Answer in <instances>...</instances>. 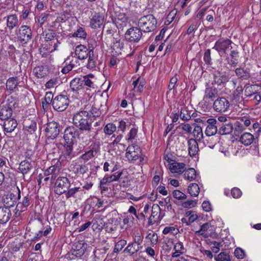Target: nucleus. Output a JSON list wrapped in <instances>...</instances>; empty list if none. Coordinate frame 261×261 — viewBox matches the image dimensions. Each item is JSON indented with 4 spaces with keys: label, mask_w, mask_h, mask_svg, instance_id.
<instances>
[{
    "label": "nucleus",
    "mask_w": 261,
    "mask_h": 261,
    "mask_svg": "<svg viewBox=\"0 0 261 261\" xmlns=\"http://www.w3.org/2000/svg\"><path fill=\"white\" fill-rule=\"evenodd\" d=\"M55 193L58 195H62L66 192L70 186V182L65 176H59L55 182Z\"/></svg>",
    "instance_id": "obj_8"
},
{
    "label": "nucleus",
    "mask_w": 261,
    "mask_h": 261,
    "mask_svg": "<svg viewBox=\"0 0 261 261\" xmlns=\"http://www.w3.org/2000/svg\"><path fill=\"white\" fill-rule=\"evenodd\" d=\"M17 39L21 43H27L32 39V32L31 28L25 25H21L16 31Z\"/></svg>",
    "instance_id": "obj_9"
},
{
    "label": "nucleus",
    "mask_w": 261,
    "mask_h": 261,
    "mask_svg": "<svg viewBox=\"0 0 261 261\" xmlns=\"http://www.w3.org/2000/svg\"><path fill=\"white\" fill-rule=\"evenodd\" d=\"M34 162L22 161L19 165L18 169L23 175L29 173L33 169Z\"/></svg>",
    "instance_id": "obj_29"
},
{
    "label": "nucleus",
    "mask_w": 261,
    "mask_h": 261,
    "mask_svg": "<svg viewBox=\"0 0 261 261\" xmlns=\"http://www.w3.org/2000/svg\"><path fill=\"white\" fill-rule=\"evenodd\" d=\"M91 53V49H88L86 46L82 44L77 45L75 49V56L80 60L85 59Z\"/></svg>",
    "instance_id": "obj_22"
},
{
    "label": "nucleus",
    "mask_w": 261,
    "mask_h": 261,
    "mask_svg": "<svg viewBox=\"0 0 261 261\" xmlns=\"http://www.w3.org/2000/svg\"><path fill=\"white\" fill-rule=\"evenodd\" d=\"M228 81V77L225 74L218 73L214 76L213 83L218 85H222Z\"/></svg>",
    "instance_id": "obj_43"
},
{
    "label": "nucleus",
    "mask_w": 261,
    "mask_h": 261,
    "mask_svg": "<svg viewBox=\"0 0 261 261\" xmlns=\"http://www.w3.org/2000/svg\"><path fill=\"white\" fill-rule=\"evenodd\" d=\"M94 79V76L92 74H89L87 75L84 76L82 77L83 87L86 86L90 88H94L95 85L93 80Z\"/></svg>",
    "instance_id": "obj_40"
},
{
    "label": "nucleus",
    "mask_w": 261,
    "mask_h": 261,
    "mask_svg": "<svg viewBox=\"0 0 261 261\" xmlns=\"http://www.w3.org/2000/svg\"><path fill=\"white\" fill-rule=\"evenodd\" d=\"M164 159L169 162V169L172 173L181 174L185 171L186 167L184 163L172 161L167 155L164 156Z\"/></svg>",
    "instance_id": "obj_18"
},
{
    "label": "nucleus",
    "mask_w": 261,
    "mask_h": 261,
    "mask_svg": "<svg viewBox=\"0 0 261 261\" xmlns=\"http://www.w3.org/2000/svg\"><path fill=\"white\" fill-rule=\"evenodd\" d=\"M188 190L191 196L196 197L199 193L200 189L197 184L192 183L188 187Z\"/></svg>",
    "instance_id": "obj_51"
},
{
    "label": "nucleus",
    "mask_w": 261,
    "mask_h": 261,
    "mask_svg": "<svg viewBox=\"0 0 261 261\" xmlns=\"http://www.w3.org/2000/svg\"><path fill=\"white\" fill-rule=\"evenodd\" d=\"M60 130V125L55 121L48 122L45 129L46 137L54 140L59 135Z\"/></svg>",
    "instance_id": "obj_12"
},
{
    "label": "nucleus",
    "mask_w": 261,
    "mask_h": 261,
    "mask_svg": "<svg viewBox=\"0 0 261 261\" xmlns=\"http://www.w3.org/2000/svg\"><path fill=\"white\" fill-rule=\"evenodd\" d=\"M110 17L113 23L119 29L123 30L127 25L128 18L124 13L115 11V15L112 14Z\"/></svg>",
    "instance_id": "obj_11"
},
{
    "label": "nucleus",
    "mask_w": 261,
    "mask_h": 261,
    "mask_svg": "<svg viewBox=\"0 0 261 261\" xmlns=\"http://www.w3.org/2000/svg\"><path fill=\"white\" fill-rule=\"evenodd\" d=\"M64 151L62 155L59 157L58 160H60L62 163L64 160H70L74 156L73 151V143L67 144L64 145Z\"/></svg>",
    "instance_id": "obj_20"
},
{
    "label": "nucleus",
    "mask_w": 261,
    "mask_h": 261,
    "mask_svg": "<svg viewBox=\"0 0 261 261\" xmlns=\"http://www.w3.org/2000/svg\"><path fill=\"white\" fill-rule=\"evenodd\" d=\"M207 125L205 130V135L208 136L215 135L218 132L219 122L214 118H209L206 121Z\"/></svg>",
    "instance_id": "obj_19"
},
{
    "label": "nucleus",
    "mask_w": 261,
    "mask_h": 261,
    "mask_svg": "<svg viewBox=\"0 0 261 261\" xmlns=\"http://www.w3.org/2000/svg\"><path fill=\"white\" fill-rule=\"evenodd\" d=\"M236 75L241 80H246L250 78V73L248 69L240 67L237 68L234 70Z\"/></svg>",
    "instance_id": "obj_31"
},
{
    "label": "nucleus",
    "mask_w": 261,
    "mask_h": 261,
    "mask_svg": "<svg viewBox=\"0 0 261 261\" xmlns=\"http://www.w3.org/2000/svg\"><path fill=\"white\" fill-rule=\"evenodd\" d=\"M92 227L93 229L100 230L103 226V222L101 218L99 217H95L93 220Z\"/></svg>",
    "instance_id": "obj_53"
},
{
    "label": "nucleus",
    "mask_w": 261,
    "mask_h": 261,
    "mask_svg": "<svg viewBox=\"0 0 261 261\" xmlns=\"http://www.w3.org/2000/svg\"><path fill=\"white\" fill-rule=\"evenodd\" d=\"M210 224L209 223H204L200 226V228L199 230L195 231V234L197 236H202L205 238H207L208 235L206 233V231L210 228Z\"/></svg>",
    "instance_id": "obj_49"
},
{
    "label": "nucleus",
    "mask_w": 261,
    "mask_h": 261,
    "mask_svg": "<svg viewBox=\"0 0 261 261\" xmlns=\"http://www.w3.org/2000/svg\"><path fill=\"white\" fill-rule=\"evenodd\" d=\"M80 138L79 130L73 126L67 127L64 133V139L67 144L73 143L76 138Z\"/></svg>",
    "instance_id": "obj_14"
},
{
    "label": "nucleus",
    "mask_w": 261,
    "mask_h": 261,
    "mask_svg": "<svg viewBox=\"0 0 261 261\" xmlns=\"http://www.w3.org/2000/svg\"><path fill=\"white\" fill-rule=\"evenodd\" d=\"M70 87L71 90L75 92H77L83 89L84 87L83 85L82 77H75L70 82Z\"/></svg>",
    "instance_id": "obj_35"
},
{
    "label": "nucleus",
    "mask_w": 261,
    "mask_h": 261,
    "mask_svg": "<svg viewBox=\"0 0 261 261\" xmlns=\"http://www.w3.org/2000/svg\"><path fill=\"white\" fill-rule=\"evenodd\" d=\"M246 128L251 124V119L248 117H240L237 120Z\"/></svg>",
    "instance_id": "obj_61"
},
{
    "label": "nucleus",
    "mask_w": 261,
    "mask_h": 261,
    "mask_svg": "<svg viewBox=\"0 0 261 261\" xmlns=\"http://www.w3.org/2000/svg\"><path fill=\"white\" fill-rule=\"evenodd\" d=\"M18 19L16 14H11L7 17V27L12 30L18 25Z\"/></svg>",
    "instance_id": "obj_34"
},
{
    "label": "nucleus",
    "mask_w": 261,
    "mask_h": 261,
    "mask_svg": "<svg viewBox=\"0 0 261 261\" xmlns=\"http://www.w3.org/2000/svg\"><path fill=\"white\" fill-rule=\"evenodd\" d=\"M33 73L36 77L41 79L45 76L48 73L47 68L43 66H38L35 67Z\"/></svg>",
    "instance_id": "obj_36"
},
{
    "label": "nucleus",
    "mask_w": 261,
    "mask_h": 261,
    "mask_svg": "<svg viewBox=\"0 0 261 261\" xmlns=\"http://www.w3.org/2000/svg\"><path fill=\"white\" fill-rule=\"evenodd\" d=\"M179 116L183 120H188L191 118V113L185 108L181 109Z\"/></svg>",
    "instance_id": "obj_56"
},
{
    "label": "nucleus",
    "mask_w": 261,
    "mask_h": 261,
    "mask_svg": "<svg viewBox=\"0 0 261 261\" xmlns=\"http://www.w3.org/2000/svg\"><path fill=\"white\" fill-rule=\"evenodd\" d=\"M123 48V43L120 40H117L114 42L112 46V53L113 56H119L121 54V51Z\"/></svg>",
    "instance_id": "obj_41"
},
{
    "label": "nucleus",
    "mask_w": 261,
    "mask_h": 261,
    "mask_svg": "<svg viewBox=\"0 0 261 261\" xmlns=\"http://www.w3.org/2000/svg\"><path fill=\"white\" fill-rule=\"evenodd\" d=\"M218 96V91L214 87H207L205 88L202 100L199 103L204 109H210L212 107V102Z\"/></svg>",
    "instance_id": "obj_4"
},
{
    "label": "nucleus",
    "mask_w": 261,
    "mask_h": 261,
    "mask_svg": "<svg viewBox=\"0 0 261 261\" xmlns=\"http://www.w3.org/2000/svg\"><path fill=\"white\" fill-rule=\"evenodd\" d=\"M243 91V89L242 86H238L231 95L232 101L233 103L236 104L240 108L244 106L248 102V100L246 99L245 97H243V96H241Z\"/></svg>",
    "instance_id": "obj_15"
},
{
    "label": "nucleus",
    "mask_w": 261,
    "mask_h": 261,
    "mask_svg": "<svg viewBox=\"0 0 261 261\" xmlns=\"http://www.w3.org/2000/svg\"><path fill=\"white\" fill-rule=\"evenodd\" d=\"M72 37H76L85 39L87 37V33L84 28L78 27L77 29L71 35Z\"/></svg>",
    "instance_id": "obj_44"
},
{
    "label": "nucleus",
    "mask_w": 261,
    "mask_h": 261,
    "mask_svg": "<svg viewBox=\"0 0 261 261\" xmlns=\"http://www.w3.org/2000/svg\"><path fill=\"white\" fill-rule=\"evenodd\" d=\"M60 78L59 77L51 78L45 83V89H50L54 88L60 84Z\"/></svg>",
    "instance_id": "obj_47"
},
{
    "label": "nucleus",
    "mask_w": 261,
    "mask_h": 261,
    "mask_svg": "<svg viewBox=\"0 0 261 261\" xmlns=\"http://www.w3.org/2000/svg\"><path fill=\"white\" fill-rule=\"evenodd\" d=\"M161 208L159 205L153 204L152 206L151 214L148 219V224L152 225L154 224L159 218V214Z\"/></svg>",
    "instance_id": "obj_25"
},
{
    "label": "nucleus",
    "mask_w": 261,
    "mask_h": 261,
    "mask_svg": "<svg viewBox=\"0 0 261 261\" xmlns=\"http://www.w3.org/2000/svg\"><path fill=\"white\" fill-rule=\"evenodd\" d=\"M239 51L237 50H231L230 57H227L226 60L231 67H235L238 64Z\"/></svg>",
    "instance_id": "obj_33"
},
{
    "label": "nucleus",
    "mask_w": 261,
    "mask_h": 261,
    "mask_svg": "<svg viewBox=\"0 0 261 261\" xmlns=\"http://www.w3.org/2000/svg\"><path fill=\"white\" fill-rule=\"evenodd\" d=\"M12 214L9 208L0 207V223H6L11 218Z\"/></svg>",
    "instance_id": "obj_26"
},
{
    "label": "nucleus",
    "mask_w": 261,
    "mask_h": 261,
    "mask_svg": "<svg viewBox=\"0 0 261 261\" xmlns=\"http://www.w3.org/2000/svg\"><path fill=\"white\" fill-rule=\"evenodd\" d=\"M53 100H54V97L53 93L51 92H46L43 100L42 101V106L46 107L49 104L53 105Z\"/></svg>",
    "instance_id": "obj_52"
},
{
    "label": "nucleus",
    "mask_w": 261,
    "mask_h": 261,
    "mask_svg": "<svg viewBox=\"0 0 261 261\" xmlns=\"http://www.w3.org/2000/svg\"><path fill=\"white\" fill-rule=\"evenodd\" d=\"M126 241L124 240H121L118 241L115 246L114 249V252H118L121 250L126 245Z\"/></svg>",
    "instance_id": "obj_63"
},
{
    "label": "nucleus",
    "mask_w": 261,
    "mask_h": 261,
    "mask_svg": "<svg viewBox=\"0 0 261 261\" xmlns=\"http://www.w3.org/2000/svg\"><path fill=\"white\" fill-rule=\"evenodd\" d=\"M189 154L191 156H195L198 151L199 147L196 140L194 139H190L188 141Z\"/></svg>",
    "instance_id": "obj_28"
},
{
    "label": "nucleus",
    "mask_w": 261,
    "mask_h": 261,
    "mask_svg": "<svg viewBox=\"0 0 261 261\" xmlns=\"http://www.w3.org/2000/svg\"><path fill=\"white\" fill-rule=\"evenodd\" d=\"M255 140L254 136L250 133H244L241 135L239 141L245 146L251 145Z\"/></svg>",
    "instance_id": "obj_30"
},
{
    "label": "nucleus",
    "mask_w": 261,
    "mask_h": 261,
    "mask_svg": "<svg viewBox=\"0 0 261 261\" xmlns=\"http://www.w3.org/2000/svg\"><path fill=\"white\" fill-rule=\"evenodd\" d=\"M21 197L20 190L18 187H16L13 192L7 194L3 198L5 207L9 208L13 206L16 203L17 200H20Z\"/></svg>",
    "instance_id": "obj_7"
},
{
    "label": "nucleus",
    "mask_w": 261,
    "mask_h": 261,
    "mask_svg": "<svg viewBox=\"0 0 261 261\" xmlns=\"http://www.w3.org/2000/svg\"><path fill=\"white\" fill-rule=\"evenodd\" d=\"M116 126L112 123L107 124L104 127V132L106 135H112L116 130Z\"/></svg>",
    "instance_id": "obj_55"
},
{
    "label": "nucleus",
    "mask_w": 261,
    "mask_h": 261,
    "mask_svg": "<svg viewBox=\"0 0 261 261\" xmlns=\"http://www.w3.org/2000/svg\"><path fill=\"white\" fill-rule=\"evenodd\" d=\"M73 124L79 129V131L85 132L89 137V134L93 129L90 119L89 113L86 111H81L75 113L72 118Z\"/></svg>",
    "instance_id": "obj_1"
},
{
    "label": "nucleus",
    "mask_w": 261,
    "mask_h": 261,
    "mask_svg": "<svg viewBox=\"0 0 261 261\" xmlns=\"http://www.w3.org/2000/svg\"><path fill=\"white\" fill-rule=\"evenodd\" d=\"M184 174V178L189 181L195 180L196 177V172L194 168H190L188 170H185Z\"/></svg>",
    "instance_id": "obj_48"
},
{
    "label": "nucleus",
    "mask_w": 261,
    "mask_h": 261,
    "mask_svg": "<svg viewBox=\"0 0 261 261\" xmlns=\"http://www.w3.org/2000/svg\"><path fill=\"white\" fill-rule=\"evenodd\" d=\"M69 99L67 95L59 94L54 97L53 101V109L58 112H63L68 107Z\"/></svg>",
    "instance_id": "obj_6"
},
{
    "label": "nucleus",
    "mask_w": 261,
    "mask_h": 261,
    "mask_svg": "<svg viewBox=\"0 0 261 261\" xmlns=\"http://www.w3.org/2000/svg\"><path fill=\"white\" fill-rule=\"evenodd\" d=\"M219 133L221 135L230 134L233 132V124L230 122L220 123L219 122Z\"/></svg>",
    "instance_id": "obj_32"
},
{
    "label": "nucleus",
    "mask_w": 261,
    "mask_h": 261,
    "mask_svg": "<svg viewBox=\"0 0 261 261\" xmlns=\"http://www.w3.org/2000/svg\"><path fill=\"white\" fill-rule=\"evenodd\" d=\"M104 20L103 13H96L91 18L90 25L93 29L100 28L103 24Z\"/></svg>",
    "instance_id": "obj_21"
},
{
    "label": "nucleus",
    "mask_w": 261,
    "mask_h": 261,
    "mask_svg": "<svg viewBox=\"0 0 261 261\" xmlns=\"http://www.w3.org/2000/svg\"><path fill=\"white\" fill-rule=\"evenodd\" d=\"M17 105V100L12 97H9L0 106V119L5 120L11 118L13 109Z\"/></svg>",
    "instance_id": "obj_3"
},
{
    "label": "nucleus",
    "mask_w": 261,
    "mask_h": 261,
    "mask_svg": "<svg viewBox=\"0 0 261 261\" xmlns=\"http://www.w3.org/2000/svg\"><path fill=\"white\" fill-rule=\"evenodd\" d=\"M140 250V243L139 241L138 243L136 242L128 244L127 246L125 248L124 252L128 253L129 255H132L137 252Z\"/></svg>",
    "instance_id": "obj_37"
},
{
    "label": "nucleus",
    "mask_w": 261,
    "mask_h": 261,
    "mask_svg": "<svg viewBox=\"0 0 261 261\" xmlns=\"http://www.w3.org/2000/svg\"><path fill=\"white\" fill-rule=\"evenodd\" d=\"M249 99L248 100V102L250 101L252 102L255 106H257L259 105L261 102V94L260 92H256L251 96L250 97H248Z\"/></svg>",
    "instance_id": "obj_50"
},
{
    "label": "nucleus",
    "mask_w": 261,
    "mask_h": 261,
    "mask_svg": "<svg viewBox=\"0 0 261 261\" xmlns=\"http://www.w3.org/2000/svg\"><path fill=\"white\" fill-rule=\"evenodd\" d=\"M142 36V31L138 27H133L125 33V39L129 42H138Z\"/></svg>",
    "instance_id": "obj_10"
},
{
    "label": "nucleus",
    "mask_w": 261,
    "mask_h": 261,
    "mask_svg": "<svg viewBox=\"0 0 261 261\" xmlns=\"http://www.w3.org/2000/svg\"><path fill=\"white\" fill-rule=\"evenodd\" d=\"M257 91L255 90V86L250 85L245 86L244 95L246 98L250 97L252 95L256 93Z\"/></svg>",
    "instance_id": "obj_54"
},
{
    "label": "nucleus",
    "mask_w": 261,
    "mask_h": 261,
    "mask_svg": "<svg viewBox=\"0 0 261 261\" xmlns=\"http://www.w3.org/2000/svg\"><path fill=\"white\" fill-rule=\"evenodd\" d=\"M141 155L140 147L135 144L129 145L126 150V158L129 161H135L139 159Z\"/></svg>",
    "instance_id": "obj_16"
},
{
    "label": "nucleus",
    "mask_w": 261,
    "mask_h": 261,
    "mask_svg": "<svg viewBox=\"0 0 261 261\" xmlns=\"http://www.w3.org/2000/svg\"><path fill=\"white\" fill-rule=\"evenodd\" d=\"M94 151L92 149L86 152L84 154L81 156V159L85 162L89 161L94 157Z\"/></svg>",
    "instance_id": "obj_64"
},
{
    "label": "nucleus",
    "mask_w": 261,
    "mask_h": 261,
    "mask_svg": "<svg viewBox=\"0 0 261 261\" xmlns=\"http://www.w3.org/2000/svg\"><path fill=\"white\" fill-rule=\"evenodd\" d=\"M172 194L174 198L177 200H182L186 199L187 198V196L185 194L178 190H174Z\"/></svg>",
    "instance_id": "obj_60"
},
{
    "label": "nucleus",
    "mask_w": 261,
    "mask_h": 261,
    "mask_svg": "<svg viewBox=\"0 0 261 261\" xmlns=\"http://www.w3.org/2000/svg\"><path fill=\"white\" fill-rule=\"evenodd\" d=\"M56 33L53 30H48L47 31H45L42 33V36L43 38L45 39L46 41H51V43H54V50H57L58 47L57 42L58 41L57 40H56L55 42V37H56Z\"/></svg>",
    "instance_id": "obj_27"
},
{
    "label": "nucleus",
    "mask_w": 261,
    "mask_h": 261,
    "mask_svg": "<svg viewBox=\"0 0 261 261\" xmlns=\"http://www.w3.org/2000/svg\"><path fill=\"white\" fill-rule=\"evenodd\" d=\"M138 129L136 128H132L127 135L126 140L128 142L132 141L137 136Z\"/></svg>",
    "instance_id": "obj_62"
},
{
    "label": "nucleus",
    "mask_w": 261,
    "mask_h": 261,
    "mask_svg": "<svg viewBox=\"0 0 261 261\" xmlns=\"http://www.w3.org/2000/svg\"><path fill=\"white\" fill-rule=\"evenodd\" d=\"M91 53L88 56V60L87 64V67L89 69H94L97 63V57L94 56V51L91 49Z\"/></svg>",
    "instance_id": "obj_38"
},
{
    "label": "nucleus",
    "mask_w": 261,
    "mask_h": 261,
    "mask_svg": "<svg viewBox=\"0 0 261 261\" xmlns=\"http://www.w3.org/2000/svg\"><path fill=\"white\" fill-rule=\"evenodd\" d=\"M4 120L3 127L5 132L12 133L17 126L16 120L13 118H9Z\"/></svg>",
    "instance_id": "obj_23"
},
{
    "label": "nucleus",
    "mask_w": 261,
    "mask_h": 261,
    "mask_svg": "<svg viewBox=\"0 0 261 261\" xmlns=\"http://www.w3.org/2000/svg\"><path fill=\"white\" fill-rule=\"evenodd\" d=\"M230 104L228 100L224 97H220L217 98L213 102V108L217 112L224 113L226 112Z\"/></svg>",
    "instance_id": "obj_17"
},
{
    "label": "nucleus",
    "mask_w": 261,
    "mask_h": 261,
    "mask_svg": "<svg viewBox=\"0 0 261 261\" xmlns=\"http://www.w3.org/2000/svg\"><path fill=\"white\" fill-rule=\"evenodd\" d=\"M234 256L239 259H243L246 256L245 251L240 247H237L234 251Z\"/></svg>",
    "instance_id": "obj_58"
},
{
    "label": "nucleus",
    "mask_w": 261,
    "mask_h": 261,
    "mask_svg": "<svg viewBox=\"0 0 261 261\" xmlns=\"http://www.w3.org/2000/svg\"><path fill=\"white\" fill-rule=\"evenodd\" d=\"M30 204V198L28 196H24L21 201H18L16 205L15 210L22 212L23 208L27 207Z\"/></svg>",
    "instance_id": "obj_39"
},
{
    "label": "nucleus",
    "mask_w": 261,
    "mask_h": 261,
    "mask_svg": "<svg viewBox=\"0 0 261 261\" xmlns=\"http://www.w3.org/2000/svg\"><path fill=\"white\" fill-rule=\"evenodd\" d=\"M232 42L229 39L221 38L217 40L213 49H216L220 55L225 54L228 49H231Z\"/></svg>",
    "instance_id": "obj_13"
},
{
    "label": "nucleus",
    "mask_w": 261,
    "mask_h": 261,
    "mask_svg": "<svg viewBox=\"0 0 261 261\" xmlns=\"http://www.w3.org/2000/svg\"><path fill=\"white\" fill-rule=\"evenodd\" d=\"M80 188L79 187H74L73 188H69L68 190L64 193L65 194L66 198L68 199L71 197H74L75 194L80 191Z\"/></svg>",
    "instance_id": "obj_59"
},
{
    "label": "nucleus",
    "mask_w": 261,
    "mask_h": 261,
    "mask_svg": "<svg viewBox=\"0 0 261 261\" xmlns=\"http://www.w3.org/2000/svg\"><path fill=\"white\" fill-rule=\"evenodd\" d=\"M54 164L44 171L43 174L45 176L50 175V180L53 182L59 175L61 171L62 163L60 160L54 159L52 160Z\"/></svg>",
    "instance_id": "obj_5"
},
{
    "label": "nucleus",
    "mask_w": 261,
    "mask_h": 261,
    "mask_svg": "<svg viewBox=\"0 0 261 261\" xmlns=\"http://www.w3.org/2000/svg\"><path fill=\"white\" fill-rule=\"evenodd\" d=\"M23 129L32 134L37 130V123L36 120L26 119L23 123Z\"/></svg>",
    "instance_id": "obj_24"
},
{
    "label": "nucleus",
    "mask_w": 261,
    "mask_h": 261,
    "mask_svg": "<svg viewBox=\"0 0 261 261\" xmlns=\"http://www.w3.org/2000/svg\"><path fill=\"white\" fill-rule=\"evenodd\" d=\"M157 23V20L153 15L148 14L139 18L137 25L142 32L149 33L155 30Z\"/></svg>",
    "instance_id": "obj_2"
},
{
    "label": "nucleus",
    "mask_w": 261,
    "mask_h": 261,
    "mask_svg": "<svg viewBox=\"0 0 261 261\" xmlns=\"http://www.w3.org/2000/svg\"><path fill=\"white\" fill-rule=\"evenodd\" d=\"M18 85L17 77H12L9 78L6 83V88L8 91L12 92Z\"/></svg>",
    "instance_id": "obj_42"
},
{
    "label": "nucleus",
    "mask_w": 261,
    "mask_h": 261,
    "mask_svg": "<svg viewBox=\"0 0 261 261\" xmlns=\"http://www.w3.org/2000/svg\"><path fill=\"white\" fill-rule=\"evenodd\" d=\"M194 128L192 133H193L194 137L195 140L200 141L203 138V134L202 127L196 124H194Z\"/></svg>",
    "instance_id": "obj_45"
},
{
    "label": "nucleus",
    "mask_w": 261,
    "mask_h": 261,
    "mask_svg": "<svg viewBox=\"0 0 261 261\" xmlns=\"http://www.w3.org/2000/svg\"><path fill=\"white\" fill-rule=\"evenodd\" d=\"M118 228V223L116 221L114 223H109L107 224L106 227V231L109 233H113L116 231Z\"/></svg>",
    "instance_id": "obj_57"
},
{
    "label": "nucleus",
    "mask_w": 261,
    "mask_h": 261,
    "mask_svg": "<svg viewBox=\"0 0 261 261\" xmlns=\"http://www.w3.org/2000/svg\"><path fill=\"white\" fill-rule=\"evenodd\" d=\"M233 126V135L236 136H239L246 129V128L238 120L234 123Z\"/></svg>",
    "instance_id": "obj_46"
}]
</instances>
